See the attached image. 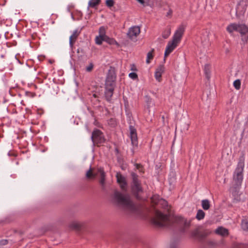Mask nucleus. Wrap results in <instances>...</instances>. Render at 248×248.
<instances>
[{"label":"nucleus","mask_w":248,"mask_h":248,"mask_svg":"<svg viewBox=\"0 0 248 248\" xmlns=\"http://www.w3.org/2000/svg\"><path fill=\"white\" fill-rule=\"evenodd\" d=\"M165 71V67L163 65H159L156 69L155 77L156 80L160 82L162 80V75Z\"/></svg>","instance_id":"obj_14"},{"label":"nucleus","mask_w":248,"mask_h":248,"mask_svg":"<svg viewBox=\"0 0 248 248\" xmlns=\"http://www.w3.org/2000/svg\"><path fill=\"white\" fill-rule=\"evenodd\" d=\"M238 32L240 33L242 36L248 33L247 37H244L242 38V41L245 43H247L248 42V27L245 24H239Z\"/></svg>","instance_id":"obj_11"},{"label":"nucleus","mask_w":248,"mask_h":248,"mask_svg":"<svg viewBox=\"0 0 248 248\" xmlns=\"http://www.w3.org/2000/svg\"><path fill=\"white\" fill-rule=\"evenodd\" d=\"M205 215V214L204 212V211H203L201 209H199L197 211V214L196 216V218L198 220H202L204 218Z\"/></svg>","instance_id":"obj_24"},{"label":"nucleus","mask_w":248,"mask_h":248,"mask_svg":"<svg viewBox=\"0 0 248 248\" xmlns=\"http://www.w3.org/2000/svg\"><path fill=\"white\" fill-rule=\"evenodd\" d=\"M105 40V36L103 35H98L96 36L95 38V42L97 45H100L102 44V42L104 41Z\"/></svg>","instance_id":"obj_27"},{"label":"nucleus","mask_w":248,"mask_h":248,"mask_svg":"<svg viewBox=\"0 0 248 248\" xmlns=\"http://www.w3.org/2000/svg\"><path fill=\"white\" fill-rule=\"evenodd\" d=\"M240 200V199H238V198H235L234 199V201L238 202V201H239Z\"/></svg>","instance_id":"obj_48"},{"label":"nucleus","mask_w":248,"mask_h":248,"mask_svg":"<svg viewBox=\"0 0 248 248\" xmlns=\"http://www.w3.org/2000/svg\"><path fill=\"white\" fill-rule=\"evenodd\" d=\"M129 77L132 79H136L138 78V75L134 72L130 73L129 74Z\"/></svg>","instance_id":"obj_38"},{"label":"nucleus","mask_w":248,"mask_h":248,"mask_svg":"<svg viewBox=\"0 0 248 248\" xmlns=\"http://www.w3.org/2000/svg\"><path fill=\"white\" fill-rule=\"evenodd\" d=\"M97 176L100 177L99 182L100 185L103 189H105L106 174L103 168L95 169L90 167L85 174V178L88 180H94Z\"/></svg>","instance_id":"obj_1"},{"label":"nucleus","mask_w":248,"mask_h":248,"mask_svg":"<svg viewBox=\"0 0 248 248\" xmlns=\"http://www.w3.org/2000/svg\"><path fill=\"white\" fill-rule=\"evenodd\" d=\"M241 226L244 230L248 231V221L247 220H243L241 223Z\"/></svg>","instance_id":"obj_33"},{"label":"nucleus","mask_w":248,"mask_h":248,"mask_svg":"<svg viewBox=\"0 0 248 248\" xmlns=\"http://www.w3.org/2000/svg\"><path fill=\"white\" fill-rule=\"evenodd\" d=\"M159 202H160L161 204H162L163 206L165 207V206H168V202L164 200H161Z\"/></svg>","instance_id":"obj_41"},{"label":"nucleus","mask_w":248,"mask_h":248,"mask_svg":"<svg viewBox=\"0 0 248 248\" xmlns=\"http://www.w3.org/2000/svg\"><path fill=\"white\" fill-rule=\"evenodd\" d=\"M135 166L136 167V169L139 170V171L140 173H144V169L143 166L139 163H135Z\"/></svg>","instance_id":"obj_30"},{"label":"nucleus","mask_w":248,"mask_h":248,"mask_svg":"<svg viewBox=\"0 0 248 248\" xmlns=\"http://www.w3.org/2000/svg\"><path fill=\"white\" fill-rule=\"evenodd\" d=\"M136 0L138 1L141 4L143 5V6H144V4H145L144 0Z\"/></svg>","instance_id":"obj_46"},{"label":"nucleus","mask_w":248,"mask_h":248,"mask_svg":"<svg viewBox=\"0 0 248 248\" xmlns=\"http://www.w3.org/2000/svg\"><path fill=\"white\" fill-rule=\"evenodd\" d=\"M113 200L119 205L132 211L135 210V206L128 196L124 195L118 191H115L113 194Z\"/></svg>","instance_id":"obj_2"},{"label":"nucleus","mask_w":248,"mask_h":248,"mask_svg":"<svg viewBox=\"0 0 248 248\" xmlns=\"http://www.w3.org/2000/svg\"><path fill=\"white\" fill-rule=\"evenodd\" d=\"M177 243L176 242H173L170 244V248H176Z\"/></svg>","instance_id":"obj_43"},{"label":"nucleus","mask_w":248,"mask_h":248,"mask_svg":"<svg viewBox=\"0 0 248 248\" xmlns=\"http://www.w3.org/2000/svg\"><path fill=\"white\" fill-rule=\"evenodd\" d=\"M8 243V240L7 239H2L0 240V245L4 246Z\"/></svg>","instance_id":"obj_39"},{"label":"nucleus","mask_w":248,"mask_h":248,"mask_svg":"<svg viewBox=\"0 0 248 248\" xmlns=\"http://www.w3.org/2000/svg\"><path fill=\"white\" fill-rule=\"evenodd\" d=\"M241 80L240 79L235 80L233 83V86L235 88V89L238 90L241 88Z\"/></svg>","instance_id":"obj_32"},{"label":"nucleus","mask_w":248,"mask_h":248,"mask_svg":"<svg viewBox=\"0 0 248 248\" xmlns=\"http://www.w3.org/2000/svg\"><path fill=\"white\" fill-rule=\"evenodd\" d=\"M117 182L120 185L122 190H125L127 186V182L125 178L121 173H117L116 175Z\"/></svg>","instance_id":"obj_13"},{"label":"nucleus","mask_w":248,"mask_h":248,"mask_svg":"<svg viewBox=\"0 0 248 248\" xmlns=\"http://www.w3.org/2000/svg\"><path fill=\"white\" fill-rule=\"evenodd\" d=\"M99 35L106 36V29L104 26L100 27L99 29Z\"/></svg>","instance_id":"obj_35"},{"label":"nucleus","mask_w":248,"mask_h":248,"mask_svg":"<svg viewBox=\"0 0 248 248\" xmlns=\"http://www.w3.org/2000/svg\"><path fill=\"white\" fill-rule=\"evenodd\" d=\"M12 24V21L10 19H4L0 16V26L3 28L10 26Z\"/></svg>","instance_id":"obj_17"},{"label":"nucleus","mask_w":248,"mask_h":248,"mask_svg":"<svg viewBox=\"0 0 248 248\" xmlns=\"http://www.w3.org/2000/svg\"><path fill=\"white\" fill-rule=\"evenodd\" d=\"M132 178L131 190L137 198H138L139 194L143 191L140 180L139 179V175L134 172H131Z\"/></svg>","instance_id":"obj_4"},{"label":"nucleus","mask_w":248,"mask_h":248,"mask_svg":"<svg viewBox=\"0 0 248 248\" xmlns=\"http://www.w3.org/2000/svg\"><path fill=\"white\" fill-rule=\"evenodd\" d=\"M210 203L208 200L205 199L202 201V206L203 210H208L210 208Z\"/></svg>","instance_id":"obj_22"},{"label":"nucleus","mask_w":248,"mask_h":248,"mask_svg":"<svg viewBox=\"0 0 248 248\" xmlns=\"http://www.w3.org/2000/svg\"><path fill=\"white\" fill-rule=\"evenodd\" d=\"M93 96L94 97V98H96L97 97V96L96 94L94 93Z\"/></svg>","instance_id":"obj_49"},{"label":"nucleus","mask_w":248,"mask_h":248,"mask_svg":"<svg viewBox=\"0 0 248 248\" xmlns=\"http://www.w3.org/2000/svg\"><path fill=\"white\" fill-rule=\"evenodd\" d=\"M178 46V44L172 40L169 42L164 54V57H167Z\"/></svg>","instance_id":"obj_15"},{"label":"nucleus","mask_w":248,"mask_h":248,"mask_svg":"<svg viewBox=\"0 0 248 248\" xmlns=\"http://www.w3.org/2000/svg\"><path fill=\"white\" fill-rule=\"evenodd\" d=\"M236 248H248V245L240 244L237 246Z\"/></svg>","instance_id":"obj_42"},{"label":"nucleus","mask_w":248,"mask_h":248,"mask_svg":"<svg viewBox=\"0 0 248 248\" xmlns=\"http://www.w3.org/2000/svg\"><path fill=\"white\" fill-rule=\"evenodd\" d=\"M244 166V157L242 156L239 158L237 167L233 175V180L237 186H240L243 181V171Z\"/></svg>","instance_id":"obj_3"},{"label":"nucleus","mask_w":248,"mask_h":248,"mask_svg":"<svg viewBox=\"0 0 248 248\" xmlns=\"http://www.w3.org/2000/svg\"><path fill=\"white\" fill-rule=\"evenodd\" d=\"M216 233L223 236H228L229 234L228 230L222 227H218L216 230Z\"/></svg>","instance_id":"obj_19"},{"label":"nucleus","mask_w":248,"mask_h":248,"mask_svg":"<svg viewBox=\"0 0 248 248\" xmlns=\"http://www.w3.org/2000/svg\"><path fill=\"white\" fill-rule=\"evenodd\" d=\"M140 32V29L139 26H134L130 28L127 33V37L130 40L136 39Z\"/></svg>","instance_id":"obj_9"},{"label":"nucleus","mask_w":248,"mask_h":248,"mask_svg":"<svg viewBox=\"0 0 248 248\" xmlns=\"http://www.w3.org/2000/svg\"><path fill=\"white\" fill-rule=\"evenodd\" d=\"M104 41L107 42L109 45H115V44H118V43L117 41L112 38H110L108 36L106 35L105 36V40Z\"/></svg>","instance_id":"obj_26"},{"label":"nucleus","mask_w":248,"mask_h":248,"mask_svg":"<svg viewBox=\"0 0 248 248\" xmlns=\"http://www.w3.org/2000/svg\"><path fill=\"white\" fill-rule=\"evenodd\" d=\"M131 70L132 71H137V68L135 64H132L131 65Z\"/></svg>","instance_id":"obj_45"},{"label":"nucleus","mask_w":248,"mask_h":248,"mask_svg":"<svg viewBox=\"0 0 248 248\" xmlns=\"http://www.w3.org/2000/svg\"><path fill=\"white\" fill-rule=\"evenodd\" d=\"M82 227V224L78 222L74 221L69 225V227L73 230L76 231L79 230Z\"/></svg>","instance_id":"obj_20"},{"label":"nucleus","mask_w":248,"mask_h":248,"mask_svg":"<svg viewBox=\"0 0 248 248\" xmlns=\"http://www.w3.org/2000/svg\"><path fill=\"white\" fill-rule=\"evenodd\" d=\"M106 4L108 7L110 8L114 5V0H107L106 1Z\"/></svg>","instance_id":"obj_36"},{"label":"nucleus","mask_w":248,"mask_h":248,"mask_svg":"<svg viewBox=\"0 0 248 248\" xmlns=\"http://www.w3.org/2000/svg\"><path fill=\"white\" fill-rule=\"evenodd\" d=\"M154 51L155 50L154 48H153L150 51H149L147 55V59L146 62L147 64H149L150 63L151 61L153 59L154 57Z\"/></svg>","instance_id":"obj_23"},{"label":"nucleus","mask_w":248,"mask_h":248,"mask_svg":"<svg viewBox=\"0 0 248 248\" xmlns=\"http://www.w3.org/2000/svg\"><path fill=\"white\" fill-rule=\"evenodd\" d=\"M145 102L147 104V108H150L151 107V104L152 102V99L149 96H145Z\"/></svg>","instance_id":"obj_34"},{"label":"nucleus","mask_w":248,"mask_h":248,"mask_svg":"<svg viewBox=\"0 0 248 248\" xmlns=\"http://www.w3.org/2000/svg\"><path fill=\"white\" fill-rule=\"evenodd\" d=\"M171 33V28L170 26H167L163 31L162 36L164 39L168 38Z\"/></svg>","instance_id":"obj_21"},{"label":"nucleus","mask_w":248,"mask_h":248,"mask_svg":"<svg viewBox=\"0 0 248 248\" xmlns=\"http://www.w3.org/2000/svg\"><path fill=\"white\" fill-rule=\"evenodd\" d=\"M105 84V97L108 102H110L113 96L115 86Z\"/></svg>","instance_id":"obj_10"},{"label":"nucleus","mask_w":248,"mask_h":248,"mask_svg":"<svg viewBox=\"0 0 248 248\" xmlns=\"http://www.w3.org/2000/svg\"><path fill=\"white\" fill-rule=\"evenodd\" d=\"M91 139L93 144L97 146H100L106 141L103 132L98 129H95L93 131Z\"/></svg>","instance_id":"obj_6"},{"label":"nucleus","mask_w":248,"mask_h":248,"mask_svg":"<svg viewBox=\"0 0 248 248\" xmlns=\"http://www.w3.org/2000/svg\"><path fill=\"white\" fill-rule=\"evenodd\" d=\"M115 151L118 153V149H116Z\"/></svg>","instance_id":"obj_50"},{"label":"nucleus","mask_w":248,"mask_h":248,"mask_svg":"<svg viewBox=\"0 0 248 248\" xmlns=\"http://www.w3.org/2000/svg\"><path fill=\"white\" fill-rule=\"evenodd\" d=\"M172 10L171 9H169L168 12L167 13L166 16L169 18H171L172 15Z\"/></svg>","instance_id":"obj_40"},{"label":"nucleus","mask_w":248,"mask_h":248,"mask_svg":"<svg viewBox=\"0 0 248 248\" xmlns=\"http://www.w3.org/2000/svg\"><path fill=\"white\" fill-rule=\"evenodd\" d=\"M192 235L194 237L200 238H204L206 236V234L205 233H202L197 230L195 231L192 232Z\"/></svg>","instance_id":"obj_28"},{"label":"nucleus","mask_w":248,"mask_h":248,"mask_svg":"<svg viewBox=\"0 0 248 248\" xmlns=\"http://www.w3.org/2000/svg\"><path fill=\"white\" fill-rule=\"evenodd\" d=\"M152 222L153 224L159 227L167 226L169 223V216L162 213L158 210H156L155 217L152 219Z\"/></svg>","instance_id":"obj_5"},{"label":"nucleus","mask_w":248,"mask_h":248,"mask_svg":"<svg viewBox=\"0 0 248 248\" xmlns=\"http://www.w3.org/2000/svg\"><path fill=\"white\" fill-rule=\"evenodd\" d=\"M0 2H3V3L2 4L4 5L6 2V0H0Z\"/></svg>","instance_id":"obj_47"},{"label":"nucleus","mask_w":248,"mask_h":248,"mask_svg":"<svg viewBox=\"0 0 248 248\" xmlns=\"http://www.w3.org/2000/svg\"><path fill=\"white\" fill-rule=\"evenodd\" d=\"M101 2V0H90L88 3V7L94 8L98 5Z\"/></svg>","instance_id":"obj_25"},{"label":"nucleus","mask_w":248,"mask_h":248,"mask_svg":"<svg viewBox=\"0 0 248 248\" xmlns=\"http://www.w3.org/2000/svg\"><path fill=\"white\" fill-rule=\"evenodd\" d=\"M204 71V73H205L206 78L208 79H209V78H210V66L209 65L206 64L205 65Z\"/></svg>","instance_id":"obj_29"},{"label":"nucleus","mask_w":248,"mask_h":248,"mask_svg":"<svg viewBox=\"0 0 248 248\" xmlns=\"http://www.w3.org/2000/svg\"><path fill=\"white\" fill-rule=\"evenodd\" d=\"M94 67V64L93 62L90 63L89 65L86 67V71L88 72H91Z\"/></svg>","instance_id":"obj_37"},{"label":"nucleus","mask_w":248,"mask_h":248,"mask_svg":"<svg viewBox=\"0 0 248 248\" xmlns=\"http://www.w3.org/2000/svg\"><path fill=\"white\" fill-rule=\"evenodd\" d=\"M116 75L113 70H109L108 72L106 78L105 84H111L115 86Z\"/></svg>","instance_id":"obj_12"},{"label":"nucleus","mask_w":248,"mask_h":248,"mask_svg":"<svg viewBox=\"0 0 248 248\" xmlns=\"http://www.w3.org/2000/svg\"><path fill=\"white\" fill-rule=\"evenodd\" d=\"M185 29L186 26L183 24H181L178 27L172 37V41H173V42L177 44L180 42L184 33Z\"/></svg>","instance_id":"obj_8"},{"label":"nucleus","mask_w":248,"mask_h":248,"mask_svg":"<svg viewBox=\"0 0 248 248\" xmlns=\"http://www.w3.org/2000/svg\"><path fill=\"white\" fill-rule=\"evenodd\" d=\"M129 128L131 144L133 146V148L131 149L132 155H134L135 154V149L138 146L137 130L134 126L132 125H130Z\"/></svg>","instance_id":"obj_7"},{"label":"nucleus","mask_w":248,"mask_h":248,"mask_svg":"<svg viewBox=\"0 0 248 248\" xmlns=\"http://www.w3.org/2000/svg\"><path fill=\"white\" fill-rule=\"evenodd\" d=\"M109 124H115V121L113 119H110L109 121Z\"/></svg>","instance_id":"obj_44"},{"label":"nucleus","mask_w":248,"mask_h":248,"mask_svg":"<svg viewBox=\"0 0 248 248\" xmlns=\"http://www.w3.org/2000/svg\"><path fill=\"white\" fill-rule=\"evenodd\" d=\"M238 27H239V24H237L236 23H231L227 26V27L226 28V30L230 33H232L234 31H238Z\"/></svg>","instance_id":"obj_18"},{"label":"nucleus","mask_w":248,"mask_h":248,"mask_svg":"<svg viewBox=\"0 0 248 248\" xmlns=\"http://www.w3.org/2000/svg\"><path fill=\"white\" fill-rule=\"evenodd\" d=\"M80 31L78 30L74 31L73 34L71 35L69 38V44L70 47L73 49L74 44L75 43L78 36L79 35Z\"/></svg>","instance_id":"obj_16"},{"label":"nucleus","mask_w":248,"mask_h":248,"mask_svg":"<svg viewBox=\"0 0 248 248\" xmlns=\"http://www.w3.org/2000/svg\"><path fill=\"white\" fill-rule=\"evenodd\" d=\"M176 220L184 223L186 227H188L189 226V222H187L186 220L181 217H176Z\"/></svg>","instance_id":"obj_31"}]
</instances>
